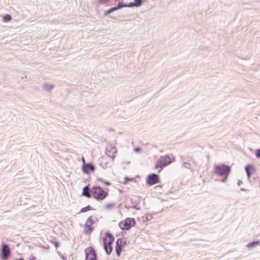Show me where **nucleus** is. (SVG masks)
<instances>
[{
    "label": "nucleus",
    "mask_w": 260,
    "mask_h": 260,
    "mask_svg": "<svg viewBox=\"0 0 260 260\" xmlns=\"http://www.w3.org/2000/svg\"><path fill=\"white\" fill-rule=\"evenodd\" d=\"M114 241V236L110 233H106V236L103 239L104 247L107 254L109 255L113 249L112 244Z\"/></svg>",
    "instance_id": "f257e3e1"
},
{
    "label": "nucleus",
    "mask_w": 260,
    "mask_h": 260,
    "mask_svg": "<svg viewBox=\"0 0 260 260\" xmlns=\"http://www.w3.org/2000/svg\"><path fill=\"white\" fill-rule=\"evenodd\" d=\"M214 168V173L220 176L228 177L231 170V167L224 164L215 165Z\"/></svg>",
    "instance_id": "f03ea898"
},
{
    "label": "nucleus",
    "mask_w": 260,
    "mask_h": 260,
    "mask_svg": "<svg viewBox=\"0 0 260 260\" xmlns=\"http://www.w3.org/2000/svg\"><path fill=\"white\" fill-rule=\"evenodd\" d=\"M92 196L98 200L104 199L107 193L100 186H94L91 190Z\"/></svg>",
    "instance_id": "7ed1b4c3"
},
{
    "label": "nucleus",
    "mask_w": 260,
    "mask_h": 260,
    "mask_svg": "<svg viewBox=\"0 0 260 260\" xmlns=\"http://www.w3.org/2000/svg\"><path fill=\"white\" fill-rule=\"evenodd\" d=\"M171 163V160L170 157L168 155H165L164 156H161L158 159L155 168H160V170H158V173H159L162 168Z\"/></svg>",
    "instance_id": "20e7f679"
},
{
    "label": "nucleus",
    "mask_w": 260,
    "mask_h": 260,
    "mask_svg": "<svg viewBox=\"0 0 260 260\" xmlns=\"http://www.w3.org/2000/svg\"><path fill=\"white\" fill-rule=\"evenodd\" d=\"M135 225L136 221L133 218H127L119 223V226L122 230H128Z\"/></svg>",
    "instance_id": "39448f33"
},
{
    "label": "nucleus",
    "mask_w": 260,
    "mask_h": 260,
    "mask_svg": "<svg viewBox=\"0 0 260 260\" xmlns=\"http://www.w3.org/2000/svg\"><path fill=\"white\" fill-rule=\"evenodd\" d=\"M95 221L92 216L89 217L86 221L84 225V232L87 235H90L94 230V227L92 225L94 224Z\"/></svg>",
    "instance_id": "423d86ee"
},
{
    "label": "nucleus",
    "mask_w": 260,
    "mask_h": 260,
    "mask_svg": "<svg viewBox=\"0 0 260 260\" xmlns=\"http://www.w3.org/2000/svg\"><path fill=\"white\" fill-rule=\"evenodd\" d=\"M11 254V250L8 245L5 243H2L1 248V258L3 260H6Z\"/></svg>",
    "instance_id": "0eeeda50"
},
{
    "label": "nucleus",
    "mask_w": 260,
    "mask_h": 260,
    "mask_svg": "<svg viewBox=\"0 0 260 260\" xmlns=\"http://www.w3.org/2000/svg\"><path fill=\"white\" fill-rule=\"evenodd\" d=\"M85 260H97L96 254L94 249L89 247L85 250Z\"/></svg>",
    "instance_id": "6e6552de"
},
{
    "label": "nucleus",
    "mask_w": 260,
    "mask_h": 260,
    "mask_svg": "<svg viewBox=\"0 0 260 260\" xmlns=\"http://www.w3.org/2000/svg\"><path fill=\"white\" fill-rule=\"evenodd\" d=\"M159 181V176L155 173L149 174L146 179V183L149 185H152L157 183Z\"/></svg>",
    "instance_id": "1a4fd4ad"
},
{
    "label": "nucleus",
    "mask_w": 260,
    "mask_h": 260,
    "mask_svg": "<svg viewBox=\"0 0 260 260\" xmlns=\"http://www.w3.org/2000/svg\"><path fill=\"white\" fill-rule=\"evenodd\" d=\"M95 169V168L91 162L87 163L86 165H82V170L85 174H89L90 171L93 172Z\"/></svg>",
    "instance_id": "9d476101"
},
{
    "label": "nucleus",
    "mask_w": 260,
    "mask_h": 260,
    "mask_svg": "<svg viewBox=\"0 0 260 260\" xmlns=\"http://www.w3.org/2000/svg\"><path fill=\"white\" fill-rule=\"evenodd\" d=\"M106 153L109 156L111 157L112 159L114 160L115 158L114 154L117 153L116 148L115 146L107 147L106 148Z\"/></svg>",
    "instance_id": "9b49d317"
},
{
    "label": "nucleus",
    "mask_w": 260,
    "mask_h": 260,
    "mask_svg": "<svg viewBox=\"0 0 260 260\" xmlns=\"http://www.w3.org/2000/svg\"><path fill=\"white\" fill-rule=\"evenodd\" d=\"M91 191H90L89 187L88 185L84 186L83 188L82 196L87 197V198H90L91 197Z\"/></svg>",
    "instance_id": "f8f14e48"
},
{
    "label": "nucleus",
    "mask_w": 260,
    "mask_h": 260,
    "mask_svg": "<svg viewBox=\"0 0 260 260\" xmlns=\"http://www.w3.org/2000/svg\"><path fill=\"white\" fill-rule=\"evenodd\" d=\"M54 87L53 85H49L47 83L44 84L42 86V88L48 92H50Z\"/></svg>",
    "instance_id": "ddd939ff"
},
{
    "label": "nucleus",
    "mask_w": 260,
    "mask_h": 260,
    "mask_svg": "<svg viewBox=\"0 0 260 260\" xmlns=\"http://www.w3.org/2000/svg\"><path fill=\"white\" fill-rule=\"evenodd\" d=\"M250 169H253V167L251 165H248L246 166L245 171L248 178H249L251 175V173L249 171Z\"/></svg>",
    "instance_id": "4468645a"
},
{
    "label": "nucleus",
    "mask_w": 260,
    "mask_h": 260,
    "mask_svg": "<svg viewBox=\"0 0 260 260\" xmlns=\"http://www.w3.org/2000/svg\"><path fill=\"white\" fill-rule=\"evenodd\" d=\"M259 241H252L251 242H249L246 245V247L247 248H252L255 246L258 245L259 244Z\"/></svg>",
    "instance_id": "2eb2a0df"
},
{
    "label": "nucleus",
    "mask_w": 260,
    "mask_h": 260,
    "mask_svg": "<svg viewBox=\"0 0 260 260\" xmlns=\"http://www.w3.org/2000/svg\"><path fill=\"white\" fill-rule=\"evenodd\" d=\"M12 19V16L10 14L5 15L3 18V20L5 22H8Z\"/></svg>",
    "instance_id": "dca6fc26"
},
{
    "label": "nucleus",
    "mask_w": 260,
    "mask_h": 260,
    "mask_svg": "<svg viewBox=\"0 0 260 260\" xmlns=\"http://www.w3.org/2000/svg\"><path fill=\"white\" fill-rule=\"evenodd\" d=\"M115 11H116L115 7H112V8H110L109 9H108V10L106 11L104 13V15L107 16L108 14L113 12Z\"/></svg>",
    "instance_id": "f3484780"
},
{
    "label": "nucleus",
    "mask_w": 260,
    "mask_h": 260,
    "mask_svg": "<svg viewBox=\"0 0 260 260\" xmlns=\"http://www.w3.org/2000/svg\"><path fill=\"white\" fill-rule=\"evenodd\" d=\"M92 210V207L90 205L82 208L80 210V213H84L88 211Z\"/></svg>",
    "instance_id": "a211bd4d"
},
{
    "label": "nucleus",
    "mask_w": 260,
    "mask_h": 260,
    "mask_svg": "<svg viewBox=\"0 0 260 260\" xmlns=\"http://www.w3.org/2000/svg\"><path fill=\"white\" fill-rule=\"evenodd\" d=\"M123 7H126V5L125 4L123 3L122 2H119L117 6L115 7L116 10H119Z\"/></svg>",
    "instance_id": "6ab92c4d"
},
{
    "label": "nucleus",
    "mask_w": 260,
    "mask_h": 260,
    "mask_svg": "<svg viewBox=\"0 0 260 260\" xmlns=\"http://www.w3.org/2000/svg\"><path fill=\"white\" fill-rule=\"evenodd\" d=\"M143 0H134L133 2L136 7H139L142 5L143 3Z\"/></svg>",
    "instance_id": "aec40b11"
},
{
    "label": "nucleus",
    "mask_w": 260,
    "mask_h": 260,
    "mask_svg": "<svg viewBox=\"0 0 260 260\" xmlns=\"http://www.w3.org/2000/svg\"><path fill=\"white\" fill-rule=\"evenodd\" d=\"M121 250H122V247H121V246L116 245V246H115V251H116L117 255L118 256H120Z\"/></svg>",
    "instance_id": "412c9836"
},
{
    "label": "nucleus",
    "mask_w": 260,
    "mask_h": 260,
    "mask_svg": "<svg viewBox=\"0 0 260 260\" xmlns=\"http://www.w3.org/2000/svg\"><path fill=\"white\" fill-rule=\"evenodd\" d=\"M131 204L133 208H135L136 210L140 209V208L138 207V204L135 201H134L133 199L131 200Z\"/></svg>",
    "instance_id": "4be33fe9"
},
{
    "label": "nucleus",
    "mask_w": 260,
    "mask_h": 260,
    "mask_svg": "<svg viewBox=\"0 0 260 260\" xmlns=\"http://www.w3.org/2000/svg\"><path fill=\"white\" fill-rule=\"evenodd\" d=\"M116 245L121 246V247H122V239L121 238L118 239L116 241Z\"/></svg>",
    "instance_id": "5701e85b"
},
{
    "label": "nucleus",
    "mask_w": 260,
    "mask_h": 260,
    "mask_svg": "<svg viewBox=\"0 0 260 260\" xmlns=\"http://www.w3.org/2000/svg\"><path fill=\"white\" fill-rule=\"evenodd\" d=\"M183 166L184 168L187 169H189L191 167V165L189 163H188L187 162H183Z\"/></svg>",
    "instance_id": "b1692460"
},
{
    "label": "nucleus",
    "mask_w": 260,
    "mask_h": 260,
    "mask_svg": "<svg viewBox=\"0 0 260 260\" xmlns=\"http://www.w3.org/2000/svg\"><path fill=\"white\" fill-rule=\"evenodd\" d=\"M143 218L145 219L146 220H150L152 218V215L150 214L146 215L145 216H143Z\"/></svg>",
    "instance_id": "393cba45"
},
{
    "label": "nucleus",
    "mask_w": 260,
    "mask_h": 260,
    "mask_svg": "<svg viewBox=\"0 0 260 260\" xmlns=\"http://www.w3.org/2000/svg\"><path fill=\"white\" fill-rule=\"evenodd\" d=\"M126 7H135V5L134 3V2H130L128 4H125Z\"/></svg>",
    "instance_id": "a878e982"
},
{
    "label": "nucleus",
    "mask_w": 260,
    "mask_h": 260,
    "mask_svg": "<svg viewBox=\"0 0 260 260\" xmlns=\"http://www.w3.org/2000/svg\"><path fill=\"white\" fill-rule=\"evenodd\" d=\"M255 155L257 158H260V148L256 150Z\"/></svg>",
    "instance_id": "bb28decb"
},
{
    "label": "nucleus",
    "mask_w": 260,
    "mask_h": 260,
    "mask_svg": "<svg viewBox=\"0 0 260 260\" xmlns=\"http://www.w3.org/2000/svg\"><path fill=\"white\" fill-rule=\"evenodd\" d=\"M114 205L113 204H108L105 205V208L107 209L110 208L111 207H112Z\"/></svg>",
    "instance_id": "cd10ccee"
},
{
    "label": "nucleus",
    "mask_w": 260,
    "mask_h": 260,
    "mask_svg": "<svg viewBox=\"0 0 260 260\" xmlns=\"http://www.w3.org/2000/svg\"><path fill=\"white\" fill-rule=\"evenodd\" d=\"M56 248H57L59 246V243L57 242H52Z\"/></svg>",
    "instance_id": "c85d7f7f"
},
{
    "label": "nucleus",
    "mask_w": 260,
    "mask_h": 260,
    "mask_svg": "<svg viewBox=\"0 0 260 260\" xmlns=\"http://www.w3.org/2000/svg\"><path fill=\"white\" fill-rule=\"evenodd\" d=\"M140 150H141V149H140V148H139V147H137V148H135L134 149V151H135V152H140Z\"/></svg>",
    "instance_id": "c756f323"
},
{
    "label": "nucleus",
    "mask_w": 260,
    "mask_h": 260,
    "mask_svg": "<svg viewBox=\"0 0 260 260\" xmlns=\"http://www.w3.org/2000/svg\"><path fill=\"white\" fill-rule=\"evenodd\" d=\"M133 179V178H128L127 177H125V181L124 182V183H125V182L127 181V180H132Z\"/></svg>",
    "instance_id": "7c9ffc66"
},
{
    "label": "nucleus",
    "mask_w": 260,
    "mask_h": 260,
    "mask_svg": "<svg viewBox=\"0 0 260 260\" xmlns=\"http://www.w3.org/2000/svg\"><path fill=\"white\" fill-rule=\"evenodd\" d=\"M242 183H243L242 181L239 180L237 184L238 186H240Z\"/></svg>",
    "instance_id": "2f4dec72"
},
{
    "label": "nucleus",
    "mask_w": 260,
    "mask_h": 260,
    "mask_svg": "<svg viewBox=\"0 0 260 260\" xmlns=\"http://www.w3.org/2000/svg\"><path fill=\"white\" fill-rule=\"evenodd\" d=\"M82 161L83 162V165H86L87 164V163H85V160L83 157L82 158Z\"/></svg>",
    "instance_id": "473e14b6"
},
{
    "label": "nucleus",
    "mask_w": 260,
    "mask_h": 260,
    "mask_svg": "<svg viewBox=\"0 0 260 260\" xmlns=\"http://www.w3.org/2000/svg\"><path fill=\"white\" fill-rule=\"evenodd\" d=\"M227 178H228V177L224 176V178L222 179V182H224L226 181Z\"/></svg>",
    "instance_id": "72a5a7b5"
},
{
    "label": "nucleus",
    "mask_w": 260,
    "mask_h": 260,
    "mask_svg": "<svg viewBox=\"0 0 260 260\" xmlns=\"http://www.w3.org/2000/svg\"><path fill=\"white\" fill-rule=\"evenodd\" d=\"M100 3L106 2L109 1V0H99Z\"/></svg>",
    "instance_id": "f704fd0d"
},
{
    "label": "nucleus",
    "mask_w": 260,
    "mask_h": 260,
    "mask_svg": "<svg viewBox=\"0 0 260 260\" xmlns=\"http://www.w3.org/2000/svg\"><path fill=\"white\" fill-rule=\"evenodd\" d=\"M105 183L107 185H109L111 184L110 182L109 181H105Z\"/></svg>",
    "instance_id": "c9c22d12"
},
{
    "label": "nucleus",
    "mask_w": 260,
    "mask_h": 260,
    "mask_svg": "<svg viewBox=\"0 0 260 260\" xmlns=\"http://www.w3.org/2000/svg\"><path fill=\"white\" fill-rule=\"evenodd\" d=\"M240 190H241V191H245V190H246V189L243 188H241Z\"/></svg>",
    "instance_id": "e433bc0d"
},
{
    "label": "nucleus",
    "mask_w": 260,
    "mask_h": 260,
    "mask_svg": "<svg viewBox=\"0 0 260 260\" xmlns=\"http://www.w3.org/2000/svg\"><path fill=\"white\" fill-rule=\"evenodd\" d=\"M181 159H182V161H184V160H185V159L184 158V157H183V156L181 157Z\"/></svg>",
    "instance_id": "4c0bfd02"
}]
</instances>
